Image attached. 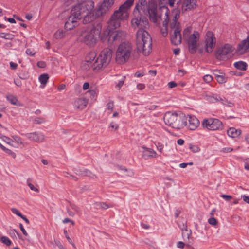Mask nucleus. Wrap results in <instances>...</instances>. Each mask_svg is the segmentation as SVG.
Returning <instances> with one entry per match:
<instances>
[{
    "label": "nucleus",
    "instance_id": "nucleus-1",
    "mask_svg": "<svg viewBox=\"0 0 249 249\" xmlns=\"http://www.w3.org/2000/svg\"><path fill=\"white\" fill-rule=\"evenodd\" d=\"M135 18L131 21L133 25L139 28L136 34V46L137 51L144 56L148 55L152 51V38L145 29L149 27V22L146 18L148 16L151 21L158 24L162 14L157 11L156 2L146 0H139L136 3L133 10Z\"/></svg>",
    "mask_w": 249,
    "mask_h": 249
},
{
    "label": "nucleus",
    "instance_id": "nucleus-2",
    "mask_svg": "<svg viewBox=\"0 0 249 249\" xmlns=\"http://www.w3.org/2000/svg\"><path fill=\"white\" fill-rule=\"evenodd\" d=\"M112 55V51L111 49L108 48L104 49L97 59L92 63V70L97 71L107 67L110 61Z\"/></svg>",
    "mask_w": 249,
    "mask_h": 249
},
{
    "label": "nucleus",
    "instance_id": "nucleus-3",
    "mask_svg": "<svg viewBox=\"0 0 249 249\" xmlns=\"http://www.w3.org/2000/svg\"><path fill=\"white\" fill-rule=\"evenodd\" d=\"M133 47L129 42H123L118 47L116 52V61L120 64H124L129 59Z\"/></svg>",
    "mask_w": 249,
    "mask_h": 249
},
{
    "label": "nucleus",
    "instance_id": "nucleus-4",
    "mask_svg": "<svg viewBox=\"0 0 249 249\" xmlns=\"http://www.w3.org/2000/svg\"><path fill=\"white\" fill-rule=\"evenodd\" d=\"M101 28L98 27L83 31L80 35V39L89 47H93L97 42L101 34Z\"/></svg>",
    "mask_w": 249,
    "mask_h": 249
},
{
    "label": "nucleus",
    "instance_id": "nucleus-5",
    "mask_svg": "<svg viewBox=\"0 0 249 249\" xmlns=\"http://www.w3.org/2000/svg\"><path fill=\"white\" fill-rule=\"evenodd\" d=\"M183 116L177 112H167L163 117L166 124L176 129H180L183 127L184 123L182 122Z\"/></svg>",
    "mask_w": 249,
    "mask_h": 249
},
{
    "label": "nucleus",
    "instance_id": "nucleus-6",
    "mask_svg": "<svg viewBox=\"0 0 249 249\" xmlns=\"http://www.w3.org/2000/svg\"><path fill=\"white\" fill-rule=\"evenodd\" d=\"M94 7V2L89 0L82 3L78 4L73 6L71 10V15L78 20L81 19L89 10H93Z\"/></svg>",
    "mask_w": 249,
    "mask_h": 249
},
{
    "label": "nucleus",
    "instance_id": "nucleus-7",
    "mask_svg": "<svg viewBox=\"0 0 249 249\" xmlns=\"http://www.w3.org/2000/svg\"><path fill=\"white\" fill-rule=\"evenodd\" d=\"M126 34L122 31H112L110 29H106L101 35V39L102 41L107 39L110 43L114 41L119 42L123 40L125 37Z\"/></svg>",
    "mask_w": 249,
    "mask_h": 249
},
{
    "label": "nucleus",
    "instance_id": "nucleus-8",
    "mask_svg": "<svg viewBox=\"0 0 249 249\" xmlns=\"http://www.w3.org/2000/svg\"><path fill=\"white\" fill-rule=\"evenodd\" d=\"M233 49L232 46L229 44H225L218 47L215 52V58L219 60H226L231 57Z\"/></svg>",
    "mask_w": 249,
    "mask_h": 249
},
{
    "label": "nucleus",
    "instance_id": "nucleus-9",
    "mask_svg": "<svg viewBox=\"0 0 249 249\" xmlns=\"http://www.w3.org/2000/svg\"><path fill=\"white\" fill-rule=\"evenodd\" d=\"M128 14L125 10L119 9L114 12V14L112 15L109 21V26H112L116 29L120 26V20H124L127 18Z\"/></svg>",
    "mask_w": 249,
    "mask_h": 249
},
{
    "label": "nucleus",
    "instance_id": "nucleus-10",
    "mask_svg": "<svg viewBox=\"0 0 249 249\" xmlns=\"http://www.w3.org/2000/svg\"><path fill=\"white\" fill-rule=\"evenodd\" d=\"M201 125L203 128L210 130H217L222 129L223 128L221 121L213 118L203 119Z\"/></svg>",
    "mask_w": 249,
    "mask_h": 249
},
{
    "label": "nucleus",
    "instance_id": "nucleus-11",
    "mask_svg": "<svg viewBox=\"0 0 249 249\" xmlns=\"http://www.w3.org/2000/svg\"><path fill=\"white\" fill-rule=\"evenodd\" d=\"M170 40L172 44L178 46L181 44L182 40V36L181 31L182 30L181 26H177L174 28H170Z\"/></svg>",
    "mask_w": 249,
    "mask_h": 249
},
{
    "label": "nucleus",
    "instance_id": "nucleus-12",
    "mask_svg": "<svg viewBox=\"0 0 249 249\" xmlns=\"http://www.w3.org/2000/svg\"><path fill=\"white\" fill-rule=\"evenodd\" d=\"M204 43L206 52L209 53H211L216 44V38L212 32H207L205 36Z\"/></svg>",
    "mask_w": 249,
    "mask_h": 249
},
{
    "label": "nucleus",
    "instance_id": "nucleus-13",
    "mask_svg": "<svg viewBox=\"0 0 249 249\" xmlns=\"http://www.w3.org/2000/svg\"><path fill=\"white\" fill-rule=\"evenodd\" d=\"M199 38V34L197 31H194L193 34L191 35L186 39L187 41L189 51L190 53L193 54L196 53L197 47V41Z\"/></svg>",
    "mask_w": 249,
    "mask_h": 249
},
{
    "label": "nucleus",
    "instance_id": "nucleus-14",
    "mask_svg": "<svg viewBox=\"0 0 249 249\" xmlns=\"http://www.w3.org/2000/svg\"><path fill=\"white\" fill-rule=\"evenodd\" d=\"M182 122L184 124L183 127L186 126L190 130H195L200 124L199 121L196 117L189 115L184 116Z\"/></svg>",
    "mask_w": 249,
    "mask_h": 249
},
{
    "label": "nucleus",
    "instance_id": "nucleus-15",
    "mask_svg": "<svg viewBox=\"0 0 249 249\" xmlns=\"http://www.w3.org/2000/svg\"><path fill=\"white\" fill-rule=\"evenodd\" d=\"M159 12H161V13L163 14L164 15V17H165L162 23L163 28H161L160 29V32L162 35L164 37H165L168 35V24L169 20V10L167 6H162L160 7Z\"/></svg>",
    "mask_w": 249,
    "mask_h": 249
},
{
    "label": "nucleus",
    "instance_id": "nucleus-16",
    "mask_svg": "<svg viewBox=\"0 0 249 249\" xmlns=\"http://www.w3.org/2000/svg\"><path fill=\"white\" fill-rule=\"evenodd\" d=\"M178 225L182 231V236L183 239L185 240L186 238L189 240L192 234V231L188 230L187 221L185 219H181L178 221Z\"/></svg>",
    "mask_w": 249,
    "mask_h": 249
},
{
    "label": "nucleus",
    "instance_id": "nucleus-17",
    "mask_svg": "<svg viewBox=\"0 0 249 249\" xmlns=\"http://www.w3.org/2000/svg\"><path fill=\"white\" fill-rule=\"evenodd\" d=\"M180 3L181 0H179V1H177V9L175 11V14L170 24V28H174L177 26H181L180 23L178 21V19L180 17V13L181 12V10L179 7V6L180 4Z\"/></svg>",
    "mask_w": 249,
    "mask_h": 249
},
{
    "label": "nucleus",
    "instance_id": "nucleus-18",
    "mask_svg": "<svg viewBox=\"0 0 249 249\" xmlns=\"http://www.w3.org/2000/svg\"><path fill=\"white\" fill-rule=\"evenodd\" d=\"M114 0H104V1L99 7L98 15H103L106 13L114 4Z\"/></svg>",
    "mask_w": 249,
    "mask_h": 249
},
{
    "label": "nucleus",
    "instance_id": "nucleus-19",
    "mask_svg": "<svg viewBox=\"0 0 249 249\" xmlns=\"http://www.w3.org/2000/svg\"><path fill=\"white\" fill-rule=\"evenodd\" d=\"M79 20L72 15H70L67 18L65 24V28L67 30H71L78 25Z\"/></svg>",
    "mask_w": 249,
    "mask_h": 249
},
{
    "label": "nucleus",
    "instance_id": "nucleus-20",
    "mask_svg": "<svg viewBox=\"0 0 249 249\" xmlns=\"http://www.w3.org/2000/svg\"><path fill=\"white\" fill-rule=\"evenodd\" d=\"M249 48V39L247 37L243 40L238 45L237 52L239 54L244 53Z\"/></svg>",
    "mask_w": 249,
    "mask_h": 249
},
{
    "label": "nucleus",
    "instance_id": "nucleus-21",
    "mask_svg": "<svg viewBox=\"0 0 249 249\" xmlns=\"http://www.w3.org/2000/svg\"><path fill=\"white\" fill-rule=\"evenodd\" d=\"M196 0H184L180 9L182 13L194 9L196 6Z\"/></svg>",
    "mask_w": 249,
    "mask_h": 249
},
{
    "label": "nucleus",
    "instance_id": "nucleus-22",
    "mask_svg": "<svg viewBox=\"0 0 249 249\" xmlns=\"http://www.w3.org/2000/svg\"><path fill=\"white\" fill-rule=\"evenodd\" d=\"M25 136L28 139L36 142H42L44 140V136L37 132H33L22 134Z\"/></svg>",
    "mask_w": 249,
    "mask_h": 249
},
{
    "label": "nucleus",
    "instance_id": "nucleus-23",
    "mask_svg": "<svg viewBox=\"0 0 249 249\" xmlns=\"http://www.w3.org/2000/svg\"><path fill=\"white\" fill-rule=\"evenodd\" d=\"M83 23L84 24H88L93 21L95 19V16L94 15L92 10H89L88 12H85V14L83 16Z\"/></svg>",
    "mask_w": 249,
    "mask_h": 249
},
{
    "label": "nucleus",
    "instance_id": "nucleus-24",
    "mask_svg": "<svg viewBox=\"0 0 249 249\" xmlns=\"http://www.w3.org/2000/svg\"><path fill=\"white\" fill-rule=\"evenodd\" d=\"M88 103V100L84 98H78L74 101V105L75 107L79 109L85 108Z\"/></svg>",
    "mask_w": 249,
    "mask_h": 249
},
{
    "label": "nucleus",
    "instance_id": "nucleus-25",
    "mask_svg": "<svg viewBox=\"0 0 249 249\" xmlns=\"http://www.w3.org/2000/svg\"><path fill=\"white\" fill-rule=\"evenodd\" d=\"M241 133V130L236 129L234 127L230 128L227 130V134L229 137L231 138H236L239 136Z\"/></svg>",
    "mask_w": 249,
    "mask_h": 249
},
{
    "label": "nucleus",
    "instance_id": "nucleus-26",
    "mask_svg": "<svg viewBox=\"0 0 249 249\" xmlns=\"http://www.w3.org/2000/svg\"><path fill=\"white\" fill-rule=\"evenodd\" d=\"M6 98L12 104L17 106H22V104L18 101L16 97L13 95H8Z\"/></svg>",
    "mask_w": 249,
    "mask_h": 249
},
{
    "label": "nucleus",
    "instance_id": "nucleus-27",
    "mask_svg": "<svg viewBox=\"0 0 249 249\" xmlns=\"http://www.w3.org/2000/svg\"><path fill=\"white\" fill-rule=\"evenodd\" d=\"M49 79V75L48 74L44 73L42 74H41L39 78V81L41 83V84L43 85L42 86H41L42 88H44L45 86L46 85L47 81Z\"/></svg>",
    "mask_w": 249,
    "mask_h": 249
},
{
    "label": "nucleus",
    "instance_id": "nucleus-28",
    "mask_svg": "<svg viewBox=\"0 0 249 249\" xmlns=\"http://www.w3.org/2000/svg\"><path fill=\"white\" fill-rule=\"evenodd\" d=\"M234 66L239 70L244 71L246 70L247 64L243 61H238L234 63Z\"/></svg>",
    "mask_w": 249,
    "mask_h": 249
},
{
    "label": "nucleus",
    "instance_id": "nucleus-29",
    "mask_svg": "<svg viewBox=\"0 0 249 249\" xmlns=\"http://www.w3.org/2000/svg\"><path fill=\"white\" fill-rule=\"evenodd\" d=\"M134 0H126L125 2L120 6L121 9L125 10L127 12L128 9L133 5Z\"/></svg>",
    "mask_w": 249,
    "mask_h": 249
},
{
    "label": "nucleus",
    "instance_id": "nucleus-30",
    "mask_svg": "<svg viewBox=\"0 0 249 249\" xmlns=\"http://www.w3.org/2000/svg\"><path fill=\"white\" fill-rule=\"evenodd\" d=\"M96 56V53L94 52H90L86 57L85 61L88 62L93 63Z\"/></svg>",
    "mask_w": 249,
    "mask_h": 249
},
{
    "label": "nucleus",
    "instance_id": "nucleus-31",
    "mask_svg": "<svg viewBox=\"0 0 249 249\" xmlns=\"http://www.w3.org/2000/svg\"><path fill=\"white\" fill-rule=\"evenodd\" d=\"M94 205L96 209H107L109 207L107 204L101 202H96Z\"/></svg>",
    "mask_w": 249,
    "mask_h": 249
},
{
    "label": "nucleus",
    "instance_id": "nucleus-32",
    "mask_svg": "<svg viewBox=\"0 0 249 249\" xmlns=\"http://www.w3.org/2000/svg\"><path fill=\"white\" fill-rule=\"evenodd\" d=\"M216 79L220 84L224 83L227 81V78L225 77V74L224 73L219 75V76H217Z\"/></svg>",
    "mask_w": 249,
    "mask_h": 249
},
{
    "label": "nucleus",
    "instance_id": "nucleus-33",
    "mask_svg": "<svg viewBox=\"0 0 249 249\" xmlns=\"http://www.w3.org/2000/svg\"><path fill=\"white\" fill-rule=\"evenodd\" d=\"M191 31L192 28L191 27H188L183 30V36L185 39H187V38L190 36L189 35L191 32Z\"/></svg>",
    "mask_w": 249,
    "mask_h": 249
},
{
    "label": "nucleus",
    "instance_id": "nucleus-34",
    "mask_svg": "<svg viewBox=\"0 0 249 249\" xmlns=\"http://www.w3.org/2000/svg\"><path fill=\"white\" fill-rule=\"evenodd\" d=\"M189 148L194 153L198 152L200 151V148L197 145L189 144Z\"/></svg>",
    "mask_w": 249,
    "mask_h": 249
},
{
    "label": "nucleus",
    "instance_id": "nucleus-35",
    "mask_svg": "<svg viewBox=\"0 0 249 249\" xmlns=\"http://www.w3.org/2000/svg\"><path fill=\"white\" fill-rule=\"evenodd\" d=\"M0 37L8 40H12L14 38V36L10 34H5L1 33L0 34Z\"/></svg>",
    "mask_w": 249,
    "mask_h": 249
},
{
    "label": "nucleus",
    "instance_id": "nucleus-36",
    "mask_svg": "<svg viewBox=\"0 0 249 249\" xmlns=\"http://www.w3.org/2000/svg\"><path fill=\"white\" fill-rule=\"evenodd\" d=\"M0 241L5 244L6 246H9L11 244V240L6 236H2L0 237Z\"/></svg>",
    "mask_w": 249,
    "mask_h": 249
},
{
    "label": "nucleus",
    "instance_id": "nucleus-37",
    "mask_svg": "<svg viewBox=\"0 0 249 249\" xmlns=\"http://www.w3.org/2000/svg\"><path fill=\"white\" fill-rule=\"evenodd\" d=\"M206 100L213 103H214L219 101L220 96H216V97L212 96L210 95H206Z\"/></svg>",
    "mask_w": 249,
    "mask_h": 249
},
{
    "label": "nucleus",
    "instance_id": "nucleus-38",
    "mask_svg": "<svg viewBox=\"0 0 249 249\" xmlns=\"http://www.w3.org/2000/svg\"><path fill=\"white\" fill-rule=\"evenodd\" d=\"M64 32L62 30H57L54 34V36L56 39H60L64 36Z\"/></svg>",
    "mask_w": 249,
    "mask_h": 249
},
{
    "label": "nucleus",
    "instance_id": "nucleus-39",
    "mask_svg": "<svg viewBox=\"0 0 249 249\" xmlns=\"http://www.w3.org/2000/svg\"><path fill=\"white\" fill-rule=\"evenodd\" d=\"M93 65L92 63L88 62L87 61H85V62L82 64V68L85 70H89L90 68H92V65Z\"/></svg>",
    "mask_w": 249,
    "mask_h": 249
},
{
    "label": "nucleus",
    "instance_id": "nucleus-40",
    "mask_svg": "<svg viewBox=\"0 0 249 249\" xmlns=\"http://www.w3.org/2000/svg\"><path fill=\"white\" fill-rule=\"evenodd\" d=\"M143 149H145V152H147L148 156L149 157H154L156 154V152L154 151L152 149L145 147H143Z\"/></svg>",
    "mask_w": 249,
    "mask_h": 249
},
{
    "label": "nucleus",
    "instance_id": "nucleus-41",
    "mask_svg": "<svg viewBox=\"0 0 249 249\" xmlns=\"http://www.w3.org/2000/svg\"><path fill=\"white\" fill-rule=\"evenodd\" d=\"M219 101H220L222 104L227 105L229 107H231L233 105V104L231 102L228 101L225 98H222L220 97Z\"/></svg>",
    "mask_w": 249,
    "mask_h": 249
},
{
    "label": "nucleus",
    "instance_id": "nucleus-42",
    "mask_svg": "<svg viewBox=\"0 0 249 249\" xmlns=\"http://www.w3.org/2000/svg\"><path fill=\"white\" fill-rule=\"evenodd\" d=\"M2 149L4 152H5L6 153H7L8 154L11 155L13 158L16 157V154L14 152H13V151H12L11 150H10L8 148H6L4 146L3 147V148Z\"/></svg>",
    "mask_w": 249,
    "mask_h": 249
},
{
    "label": "nucleus",
    "instance_id": "nucleus-43",
    "mask_svg": "<svg viewBox=\"0 0 249 249\" xmlns=\"http://www.w3.org/2000/svg\"><path fill=\"white\" fill-rule=\"evenodd\" d=\"M33 122L34 124H39L45 122V120L43 118L36 117L34 120Z\"/></svg>",
    "mask_w": 249,
    "mask_h": 249
},
{
    "label": "nucleus",
    "instance_id": "nucleus-44",
    "mask_svg": "<svg viewBox=\"0 0 249 249\" xmlns=\"http://www.w3.org/2000/svg\"><path fill=\"white\" fill-rule=\"evenodd\" d=\"M208 221V223L212 226H215L217 224V220L214 217L210 218Z\"/></svg>",
    "mask_w": 249,
    "mask_h": 249
},
{
    "label": "nucleus",
    "instance_id": "nucleus-45",
    "mask_svg": "<svg viewBox=\"0 0 249 249\" xmlns=\"http://www.w3.org/2000/svg\"><path fill=\"white\" fill-rule=\"evenodd\" d=\"M87 93L89 94L90 95V98L93 99H94L96 96V92L94 89H90L88 92Z\"/></svg>",
    "mask_w": 249,
    "mask_h": 249
},
{
    "label": "nucleus",
    "instance_id": "nucleus-46",
    "mask_svg": "<svg viewBox=\"0 0 249 249\" xmlns=\"http://www.w3.org/2000/svg\"><path fill=\"white\" fill-rule=\"evenodd\" d=\"M12 138L18 144H22L21 139L19 137L15 135L12 136Z\"/></svg>",
    "mask_w": 249,
    "mask_h": 249
},
{
    "label": "nucleus",
    "instance_id": "nucleus-47",
    "mask_svg": "<svg viewBox=\"0 0 249 249\" xmlns=\"http://www.w3.org/2000/svg\"><path fill=\"white\" fill-rule=\"evenodd\" d=\"M203 79L204 81H205L206 83H210L213 80V77L210 75H205L203 77Z\"/></svg>",
    "mask_w": 249,
    "mask_h": 249
},
{
    "label": "nucleus",
    "instance_id": "nucleus-48",
    "mask_svg": "<svg viewBox=\"0 0 249 249\" xmlns=\"http://www.w3.org/2000/svg\"><path fill=\"white\" fill-rule=\"evenodd\" d=\"M11 211L13 213H14V214H16L17 215H18L19 217H21L22 215L21 214V213L18 210H17L16 208H12Z\"/></svg>",
    "mask_w": 249,
    "mask_h": 249
},
{
    "label": "nucleus",
    "instance_id": "nucleus-49",
    "mask_svg": "<svg viewBox=\"0 0 249 249\" xmlns=\"http://www.w3.org/2000/svg\"><path fill=\"white\" fill-rule=\"evenodd\" d=\"M157 107H158V106L155 105H150L147 106L145 107V108L148 110H155Z\"/></svg>",
    "mask_w": 249,
    "mask_h": 249
},
{
    "label": "nucleus",
    "instance_id": "nucleus-50",
    "mask_svg": "<svg viewBox=\"0 0 249 249\" xmlns=\"http://www.w3.org/2000/svg\"><path fill=\"white\" fill-rule=\"evenodd\" d=\"M0 138L2 139L4 141H5L7 143L11 144V142L12 140L8 137L5 136H2L1 137H0Z\"/></svg>",
    "mask_w": 249,
    "mask_h": 249
},
{
    "label": "nucleus",
    "instance_id": "nucleus-51",
    "mask_svg": "<svg viewBox=\"0 0 249 249\" xmlns=\"http://www.w3.org/2000/svg\"><path fill=\"white\" fill-rule=\"evenodd\" d=\"M26 53L28 55L33 56L35 54V52L33 49H27L26 51Z\"/></svg>",
    "mask_w": 249,
    "mask_h": 249
},
{
    "label": "nucleus",
    "instance_id": "nucleus-52",
    "mask_svg": "<svg viewBox=\"0 0 249 249\" xmlns=\"http://www.w3.org/2000/svg\"><path fill=\"white\" fill-rule=\"evenodd\" d=\"M224 73L222 71H220L218 70H214L213 71V75L215 76V78H217V76H219V75Z\"/></svg>",
    "mask_w": 249,
    "mask_h": 249
},
{
    "label": "nucleus",
    "instance_id": "nucleus-53",
    "mask_svg": "<svg viewBox=\"0 0 249 249\" xmlns=\"http://www.w3.org/2000/svg\"><path fill=\"white\" fill-rule=\"evenodd\" d=\"M220 196L227 201H229L230 199L232 198V196L230 195H221Z\"/></svg>",
    "mask_w": 249,
    "mask_h": 249
},
{
    "label": "nucleus",
    "instance_id": "nucleus-54",
    "mask_svg": "<svg viewBox=\"0 0 249 249\" xmlns=\"http://www.w3.org/2000/svg\"><path fill=\"white\" fill-rule=\"evenodd\" d=\"M83 174L85 176L90 177H93L92 176V173L90 171H89L87 169H85V170H84Z\"/></svg>",
    "mask_w": 249,
    "mask_h": 249
},
{
    "label": "nucleus",
    "instance_id": "nucleus-55",
    "mask_svg": "<svg viewBox=\"0 0 249 249\" xmlns=\"http://www.w3.org/2000/svg\"><path fill=\"white\" fill-rule=\"evenodd\" d=\"M28 185L31 190L37 192H39V190L37 188L35 187L32 183H28Z\"/></svg>",
    "mask_w": 249,
    "mask_h": 249
},
{
    "label": "nucleus",
    "instance_id": "nucleus-56",
    "mask_svg": "<svg viewBox=\"0 0 249 249\" xmlns=\"http://www.w3.org/2000/svg\"><path fill=\"white\" fill-rule=\"evenodd\" d=\"M185 244L182 241H179L177 243V247L179 249H183Z\"/></svg>",
    "mask_w": 249,
    "mask_h": 249
},
{
    "label": "nucleus",
    "instance_id": "nucleus-57",
    "mask_svg": "<svg viewBox=\"0 0 249 249\" xmlns=\"http://www.w3.org/2000/svg\"><path fill=\"white\" fill-rule=\"evenodd\" d=\"M168 87L170 88H173L176 87L177 86V83L174 81H171L168 83Z\"/></svg>",
    "mask_w": 249,
    "mask_h": 249
},
{
    "label": "nucleus",
    "instance_id": "nucleus-58",
    "mask_svg": "<svg viewBox=\"0 0 249 249\" xmlns=\"http://www.w3.org/2000/svg\"><path fill=\"white\" fill-rule=\"evenodd\" d=\"M19 227H20V230L22 232L23 234L27 236H28V233L27 232H26V230H25V229L24 228L23 225L22 224H19Z\"/></svg>",
    "mask_w": 249,
    "mask_h": 249
},
{
    "label": "nucleus",
    "instance_id": "nucleus-59",
    "mask_svg": "<svg viewBox=\"0 0 249 249\" xmlns=\"http://www.w3.org/2000/svg\"><path fill=\"white\" fill-rule=\"evenodd\" d=\"M37 65L38 67L43 68L46 67V63L44 61H39L37 63Z\"/></svg>",
    "mask_w": 249,
    "mask_h": 249
},
{
    "label": "nucleus",
    "instance_id": "nucleus-60",
    "mask_svg": "<svg viewBox=\"0 0 249 249\" xmlns=\"http://www.w3.org/2000/svg\"><path fill=\"white\" fill-rule=\"evenodd\" d=\"M233 149L231 147H225L222 148V151L224 153H228L232 151Z\"/></svg>",
    "mask_w": 249,
    "mask_h": 249
},
{
    "label": "nucleus",
    "instance_id": "nucleus-61",
    "mask_svg": "<svg viewBox=\"0 0 249 249\" xmlns=\"http://www.w3.org/2000/svg\"><path fill=\"white\" fill-rule=\"evenodd\" d=\"M10 66L11 68L13 70L17 69V68L18 67V64L13 62H10Z\"/></svg>",
    "mask_w": 249,
    "mask_h": 249
},
{
    "label": "nucleus",
    "instance_id": "nucleus-62",
    "mask_svg": "<svg viewBox=\"0 0 249 249\" xmlns=\"http://www.w3.org/2000/svg\"><path fill=\"white\" fill-rule=\"evenodd\" d=\"M107 109L108 110H110L111 111L113 110V107H114L113 103L112 102H110L108 103V104H107Z\"/></svg>",
    "mask_w": 249,
    "mask_h": 249
},
{
    "label": "nucleus",
    "instance_id": "nucleus-63",
    "mask_svg": "<svg viewBox=\"0 0 249 249\" xmlns=\"http://www.w3.org/2000/svg\"><path fill=\"white\" fill-rule=\"evenodd\" d=\"M109 127H111L112 129H115V130H116L118 128L119 125L117 124H115L113 122H112L110 124Z\"/></svg>",
    "mask_w": 249,
    "mask_h": 249
},
{
    "label": "nucleus",
    "instance_id": "nucleus-64",
    "mask_svg": "<svg viewBox=\"0 0 249 249\" xmlns=\"http://www.w3.org/2000/svg\"><path fill=\"white\" fill-rule=\"evenodd\" d=\"M242 197L245 202H247L249 204V196L244 195L242 196Z\"/></svg>",
    "mask_w": 249,
    "mask_h": 249
}]
</instances>
